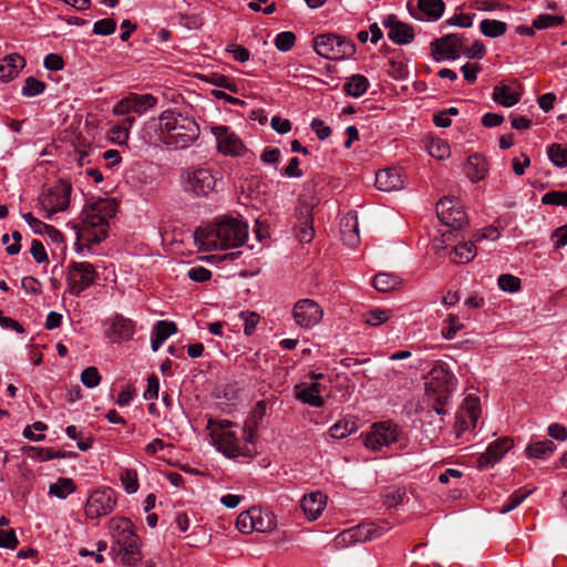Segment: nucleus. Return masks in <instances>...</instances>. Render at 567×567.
Wrapping results in <instances>:
<instances>
[{
    "instance_id": "nucleus-1",
    "label": "nucleus",
    "mask_w": 567,
    "mask_h": 567,
    "mask_svg": "<svg viewBox=\"0 0 567 567\" xmlns=\"http://www.w3.org/2000/svg\"><path fill=\"white\" fill-rule=\"evenodd\" d=\"M247 238V223L233 217H224L206 229L195 233V239L202 240V245L207 251L236 248L244 245Z\"/></svg>"
},
{
    "instance_id": "nucleus-2",
    "label": "nucleus",
    "mask_w": 567,
    "mask_h": 567,
    "mask_svg": "<svg viewBox=\"0 0 567 567\" xmlns=\"http://www.w3.org/2000/svg\"><path fill=\"white\" fill-rule=\"evenodd\" d=\"M456 379L447 369L446 363L436 361L429 371L425 382V392L433 401V409L437 415L446 413L445 405L449 404L451 395L455 390Z\"/></svg>"
},
{
    "instance_id": "nucleus-3",
    "label": "nucleus",
    "mask_w": 567,
    "mask_h": 567,
    "mask_svg": "<svg viewBox=\"0 0 567 567\" xmlns=\"http://www.w3.org/2000/svg\"><path fill=\"white\" fill-rule=\"evenodd\" d=\"M405 442L402 430L390 421L373 423L363 436L364 446L373 452H380L383 447L392 449L395 444L398 449H403Z\"/></svg>"
},
{
    "instance_id": "nucleus-4",
    "label": "nucleus",
    "mask_w": 567,
    "mask_h": 567,
    "mask_svg": "<svg viewBox=\"0 0 567 567\" xmlns=\"http://www.w3.org/2000/svg\"><path fill=\"white\" fill-rule=\"evenodd\" d=\"M233 426L234 423L231 421L223 420L215 422L210 419L207 429L210 430L214 445L229 458H235L239 455L250 456V451L239 445L236 433L231 431Z\"/></svg>"
},
{
    "instance_id": "nucleus-5",
    "label": "nucleus",
    "mask_w": 567,
    "mask_h": 567,
    "mask_svg": "<svg viewBox=\"0 0 567 567\" xmlns=\"http://www.w3.org/2000/svg\"><path fill=\"white\" fill-rule=\"evenodd\" d=\"M97 278L99 274L94 266L87 261H71L68 266L66 284L69 292L73 296H80Z\"/></svg>"
},
{
    "instance_id": "nucleus-6",
    "label": "nucleus",
    "mask_w": 567,
    "mask_h": 567,
    "mask_svg": "<svg viewBox=\"0 0 567 567\" xmlns=\"http://www.w3.org/2000/svg\"><path fill=\"white\" fill-rule=\"evenodd\" d=\"M71 192V183L60 179L39 196V204L48 213V218L69 207Z\"/></svg>"
},
{
    "instance_id": "nucleus-7",
    "label": "nucleus",
    "mask_w": 567,
    "mask_h": 567,
    "mask_svg": "<svg viewBox=\"0 0 567 567\" xmlns=\"http://www.w3.org/2000/svg\"><path fill=\"white\" fill-rule=\"evenodd\" d=\"M383 533L384 528L375 523H362L338 534L333 539V546L339 549L351 544L370 542L381 537Z\"/></svg>"
},
{
    "instance_id": "nucleus-8",
    "label": "nucleus",
    "mask_w": 567,
    "mask_h": 567,
    "mask_svg": "<svg viewBox=\"0 0 567 567\" xmlns=\"http://www.w3.org/2000/svg\"><path fill=\"white\" fill-rule=\"evenodd\" d=\"M217 174L207 167L187 171L184 176L183 188L195 196H206L214 190L218 179Z\"/></svg>"
},
{
    "instance_id": "nucleus-9",
    "label": "nucleus",
    "mask_w": 567,
    "mask_h": 567,
    "mask_svg": "<svg viewBox=\"0 0 567 567\" xmlns=\"http://www.w3.org/2000/svg\"><path fill=\"white\" fill-rule=\"evenodd\" d=\"M116 212L117 202L114 198L100 197L83 210V224L90 228L106 227Z\"/></svg>"
},
{
    "instance_id": "nucleus-10",
    "label": "nucleus",
    "mask_w": 567,
    "mask_h": 567,
    "mask_svg": "<svg viewBox=\"0 0 567 567\" xmlns=\"http://www.w3.org/2000/svg\"><path fill=\"white\" fill-rule=\"evenodd\" d=\"M117 493L111 487L94 491L85 505V515L90 519L105 516L113 512Z\"/></svg>"
},
{
    "instance_id": "nucleus-11",
    "label": "nucleus",
    "mask_w": 567,
    "mask_h": 567,
    "mask_svg": "<svg viewBox=\"0 0 567 567\" xmlns=\"http://www.w3.org/2000/svg\"><path fill=\"white\" fill-rule=\"evenodd\" d=\"M437 218L451 230H458L467 224V216L455 197L446 196L436 204Z\"/></svg>"
},
{
    "instance_id": "nucleus-12",
    "label": "nucleus",
    "mask_w": 567,
    "mask_h": 567,
    "mask_svg": "<svg viewBox=\"0 0 567 567\" xmlns=\"http://www.w3.org/2000/svg\"><path fill=\"white\" fill-rule=\"evenodd\" d=\"M212 134L216 138L219 153L228 156H241L246 147L240 137L225 125H215L210 127Z\"/></svg>"
},
{
    "instance_id": "nucleus-13",
    "label": "nucleus",
    "mask_w": 567,
    "mask_h": 567,
    "mask_svg": "<svg viewBox=\"0 0 567 567\" xmlns=\"http://www.w3.org/2000/svg\"><path fill=\"white\" fill-rule=\"evenodd\" d=\"M463 37L456 33H449L442 38L434 39L430 43L431 54L437 62L449 59L456 60L463 50Z\"/></svg>"
},
{
    "instance_id": "nucleus-14",
    "label": "nucleus",
    "mask_w": 567,
    "mask_h": 567,
    "mask_svg": "<svg viewBox=\"0 0 567 567\" xmlns=\"http://www.w3.org/2000/svg\"><path fill=\"white\" fill-rule=\"evenodd\" d=\"M179 122H183L182 126L163 137L164 144L176 150L188 147L199 136V126L194 120H179Z\"/></svg>"
},
{
    "instance_id": "nucleus-15",
    "label": "nucleus",
    "mask_w": 567,
    "mask_h": 567,
    "mask_svg": "<svg viewBox=\"0 0 567 567\" xmlns=\"http://www.w3.org/2000/svg\"><path fill=\"white\" fill-rule=\"evenodd\" d=\"M292 316L298 326L308 329L320 322L323 311L315 300L301 299L296 302Z\"/></svg>"
},
{
    "instance_id": "nucleus-16",
    "label": "nucleus",
    "mask_w": 567,
    "mask_h": 567,
    "mask_svg": "<svg viewBox=\"0 0 567 567\" xmlns=\"http://www.w3.org/2000/svg\"><path fill=\"white\" fill-rule=\"evenodd\" d=\"M386 28L389 39L399 45L409 44L414 40V29L412 25L402 22L395 14H389L382 21Z\"/></svg>"
},
{
    "instance_id": "nucleus-17",
    "label": "nucleus",
    "mask_w": 567,
    "mask_h": 567,
    "mask_svg": "<svg viewBox=\"0 0 567 567\" xmlns=\"http://www.w3.org/2000/svg\"><path fill=\"white\" fill-rule=\"evenodd\" d=\"M513 441L509 437H501L488 444L485 453L477 458L478 467L488 470L499 462L503 456L512 449Z\"/></svg>"
},
{
    "instance_id": "nucleus-18",
    "label": "nucleus",
    "mask_w": 567,
    "mask_h": 567,
    "mask_svg": "<svg viewBox=\"0 0 567 567\" xmlns=\"http://www.w3.org/2000/svg\"><path fill=\"white\" fill-rule=\"evenodd\" d=\"M135 332L134 322L122 315H115L112 319L110 330L106 332L112 342L118 343L130 340Z\"/></svg>"
},
{
    "instance_id": "nucleus-19",
    "label": "nucleus",
    "mask_w": 567,
    "mask_h": 567,
    "mask_svg": "<svg viewBox=\"0 0 567 567\" xmlns=\"http://www.w3.org/2000/svg\"><path fill=\"white\" fill-rule=\"evenodd\" d=\"M313 205L310 203H301L298 212V238L300 243H310L315 235L313 229V217H312Z\"/></svg>"
},
{
    "instance_id": "nucleus-20",
    "label": "nucleus",
    "mask_w": 567,
    "mask_h": 567,
    "mask_svg": "<svg viewBox=\"0 0 567 567\" xmlns=\"http://www.w3.org/2000/svg\"><path fill=\"white\" fill-rule=\"evenodd\" d=\"M375 186L382 192H392L403 187L401 172L396 167L380 169L375 174Z\"/></svg>"
},
{
    "instance_id": "nucleus-21",
    "label": "nucleus",
    "mask_w": 567,
    "mask_h": 567,
    "mask_svg": "<svg viewBox=\"0 0 567 567\" xmlns=\"http://www.w3.org/2000/svg\"><path fill=\"white\" fill-rule=\"evenodd\" d=\"M322 385L318 382H313L306 386L305 384H298L295 386L296 398L300 402L315 408H322L324 400L320 395Z\"/></svg>"
},
{
    "instance_id": "nucleus-22",
    "label": "nucleus",
    "mask_w": 567,
    "mask_h": 567,
    "mask_svg": "<svg viewBox=\"0 0 567 567\" xmlns=\"http://www.w3.org/2000/svg\"><path fill=\"white\" fill-rule=\"evenodd\" d=\"M178 331L174 321L159 320L152 329L151 344L152 350L156 352L161 346L173 334Z\"/></svg>"
},
{
    "instance_id": "nucleus-23",
    "label": "nucleus",
    "mask_w": 567,
    "mask_h": 567,
    "mask_svg": "<svg viewBox=\"0 0 567 567\" xmlns=\"http://www.w3.org/2000/svg\"><path fill=\"white\" fill-rule=\"evenodd\" d=\"M465 174L473 182L478 183L483 181L488 172V164L486 158L478 153H474L467 157L465 165Z\"/></svg>"
},
{
    "instance_id": "nucleus-24",
    "label": "nucleus",
    "mask_w": 567,
    "mask_h": 567,
    "mask_svg": "<svg viewBox=\"0 0 567 567\" xmlns=\"http://www.w3.org/2000/svg\"><path fill=\"white\" fill-rule=\"evenodd\" d=\"M25 66V60L18 53H11L0 61V80L9 82L18 75L19 71Z\"/></svg>"
},
{
    "instance_id": "nucleus-25",
    "label": "nucleus",
    "mask_w": 567,
    "mask_h": 567,
    "mask_svg": "<svg viewBox=\"0 0 567 567\" xmlns=\"http://www.w3.org/2000/svg\"><path fill=\"white\" fill-rule=\"evenodd\" d=\"M340 231L348 246L354 247L359 243V223L355 212L348 213L341 219Z\"/></svg>"
},
{
    "instance_id": "nucleus-26",
    "label": "nucleus",
    "mask_w": 567,
    "mask_h": 567,
    "mask_svg": "<svg viewBox=\"0 0 567 567\" xmlns=\"http://www.w3.org/2000/svg\"><path fill=\"white\" fill-rule=\"evenodd\" d=\"M326 506V496L321 492H312L301 499V508L309 519H317Z\"/></svg>"
},
{
    "instance_id": "nucleus-27",
    "label": "nucleus",
    "mask_w": 567,
    "mask_h": 567,
    "mask_svg": "<svg viewBox=\"0 0 567 567\" xmlns=\"http://www.w3.org/2000/svg\"><path fill=\"white\" fill-rule=\"evenodd\" d=\"M338 42V34L323 33L313 39V48L317 54L324 59L336 60L334 49Z\"/></svg>"
},
{
    "instance_id": "nucleus-28",
    "label": "nucleus",
    "mask_w": 567,
    "mask_h": 567,
    "mask_svg": "<svg viewBox=\"0 0 567 567\" xmlns=\"http://www.w3.org/2000/svg\"><path fill=\"white\" fill-rule=\"evenodd\" d=\"M478 416L480 398L473 394H468L464 400L460 417L463 419V423H465L466 427H468L470 425L474 427L476 425Z\"/></svg>"
},
{
    "instance_id": "nucleus-29",
    "label": "nucleus",
    "mask_w": 567,
    "mask_h": 567,
    "mask_svg": "<svg viewBox=\"0 0 567 567\" xmlns=\"http://www.w3.org/2000/svg\"><path fill=\"white\" fill-rule=\"evenodd\" d=\"M492 99L505 107H512L519 102L520 93L512 91L506 84H498L494 86Z\"/></svg>"
},
{
    "instance_id": "nucleus-30",
    "label": "nucleus",
    "mask_w": 567,
    "mask_h": 567,
    "mask_svg": "<svg viewBox=\"0 0 567 567\" xmlns=\"http://www.w3.org/2000/svg\"><path fill=\"white\" fill-rule=\"evenodd\" d=\"M369 86L370 82L364 75L353 74L344 82L343 91L347 95L360 97L368 91Z\"/></svg>"
},
{
    "instance_id": "nucleus-31",
    "label": "nucleus",
    "mask_w": 567,
    "mask_h": 567,
    "mask_svg": "<svg viewBox=\"0 0 567 567\" xmlns=\"http://www.w3.org/2000/svg\"><path fill=\"white\" fill-rule=\"evenodd\" d=\"M417 8L429 21H436L443 16L445 4L442 0H417Z\"/></svg>"
},
{
    "instance_id": "nucleus-32",
    "label": "nucleus",
    "mask_w": 567,
    "mask_h": 567,
    "mask_svg": "<svg viewBox=\"0 0 567 567\" xmlns=\"http://www.w3.org/2000/svg\"><path fill=\"white\" fill-rule=\"evenodd\" d=\"M24 453L33 460L45 462L53 458H63L66 456L65 452L55 451L51 447H40L28 445L24 447Z\"/></svg>"
},
{
    "instance_id": "nucleus-33",
    "label": "nucleus",
    "mask_w": 567,
    "mask_h": 567,
    "mask_svg": "<svg viewBox=\"0 0 567 567\" xmlns=\"http://www.w3.org/2000/svg\"><path fill=\"white\" fill-rule=\"evenodd\" d=\"M401 282L402 280L393 274L379 272L374 276L373 287L378 291L388 292L399 288Z\"/></svg>"
},
{
    "instance_id": "nucleus-34",
    "label": "nucleus",
    "mask_w": 567,
    "mask_h": 567,
    "mask_svg": "<svg viewBox=\"0 0 567 567\" xmlns=\"http://www.w3.org/2000/svg\"><path fill=\"white\" fill-rule=\"evenodd\" d=\"M179 120H187L182 114H177L172 110L164 111L159 116V126L165 135H169L172 132H175L178 126L183 125V122Z\"/></svg>"
},
{
    "instance_id": "nucleus-35",
    "label": "nucleus",
    "mask_w": 567,
    "mask_h": 567,
    "mask_svg": "<svg viewBox=\"0 0 567 567\" xmlns=\"http://www.w3.org/2000/svg\"><path fill=\"white\" fill-rule=\"evenodd\" d=\"M76 485L72 478L60 477L55 483L49 486V494L60 499H65L70 494L75 492Z\"/></svg>"
},
{
    "instance_id": "nucleus-36",
    "label": "nucleus",
    "mask_w": 567,
    "mask_h": 567,
    "mask_svg": "<svg viewBox=\"0 0 567 567\" xmlns=\"http://www.w3.org/2000/svg\"><path fill=\"white\" fill-rule=\"evenodd\" d=\"M131 107H133V113L142 115L148 109L153 107L157 103V97L152 94H136L131 93L130 95Z\"/></svg>"
},
{
    "instance_id": "nucleus-37",
    "label": "nucleus",
    "mask_w": 567,
    "mask_h": 567,
    "mask_svg": "<svg viewBox=\"0 0 567 567\" xmlns=\"http://www.w3.org/2000/svg\"><path fill=\"white\" fill-rule=\"evenodd\" d=\"M556 449V445L550 440L530 442L526 447V453L529 457L544 458L551 454Z\"/></svg>"
},
{
    "instance_id": "nucleus-38",
    "label": "nucleus",
    "mask_w": 567,
    "mask_h": 567,
    "mask_svg": "<svg viewBox=\"0 0 567 567\" xmlns=\"http://www.w3.org/2000/svg\"><path fill=\"white\" fill-rule=\"evenodd\" d=\"M481 32L488 38H498L506 33L507 24L499 20L484 19L480 23Z\"/></svg>"
},
{
    "instance_id": "nucleus-39",
    "label": "nucleus",
    "mask_w": 567,
    "mask_h": 567,
    "mask_svg": "<svg viewBox=\"0 0 567 567\" xmlns=\"http://www.w3.org/2000/svg\"><path fill=\"white\" fill-rule=\"evenodd\" d=\"M475 245L472 241L458 244L451 252L455 262H468L475 257Z\"/></svg>"
},
{
    "instance_id": "nucleus-40",
    "label": "nucleus",
    "mask_w": 567,
    "mask_h": 567,
    "mask_svg": "<svg viewBox=\"0 0 567 567\" xmlns=\"http://www.w3.org/2000/svg\"><path fill=\"white\" fill-rule=\"evenodd\" d=\"M533 493V489L520 487L516 489L499 508V513L506 514L515 509L523 501Z\"/></svg>"
},
{
    "instance_id": "nucleus-41",
    "label": "nucleus",
    "mask_w": 567,
    "mask_h": 567,
    "mask_svg": "<svg viewBox=\"0 0 567 567\" xmlns=\"http://www.w3.org/2000/svg\"><path fill=\"white\" fill-rule=\"evenodd\" d=\"M547 154H548L550 162L556 167L564 168L567 166V147H564L560 144L554 143L548 146Z\"/></svg>"
},
{
    "instance_id": "nucleus-42",
    "label": "nucleus",
    "mask_w": 567,
    "mask_h": 567,
    "mask_svg": "<svg viewBox=\"0 0 567 567\" xmlns=\"http://www.w3.org/2000/svg\"><path fill=\"white\" fill-rule=\"evenodd\" d=\"M206 82L221 89H226L230 92H237V85L233 79L220 74V73H210L203 78Z\"/></svg>"
},
{
    "instance_id": "nucleus-43",
    "label": "nucleus",
    "mask_w": 567,
    "mask_h": 567,
    "mask_svg": "<svg viewBox=\"0 0 567 567\" xmlns=\"http://www.w3.org/2000/svg\"><path fill=\"white\" fill-rule=\"evenodd\" d=\"M337 49H334L336 60H341L347 56H352L357 49L354 42L342 35H338V42L336 44Z\"/></svg>"
},
{
    "instance_id": "nucleus-44",
    "label": "nucleus",
    "mask_w": 567,
    "mask_h": 567,
    "mask_svg": "<svg viewBox=\"0 0 567 567\" xmlns=\"http://www.w3.org/2000/svg\"><path fill=\"white\" fill-rule=\"evenodd\" d=\"M117 548L113 547L112 550H122L128 548H137L138 536L134 533L133 528L126 530L124 534L116 536L115 538Z\"/></svg>"
},
{
    "instance_id": "nucleus-45",
    "label": "nucleus",
    "mask_w": 567,
    "mask_h": 567,
    "mask_svg": "<svg viewBox=\"0 0 567 567\" xmlns=\"http://www.w3.org/2000/svg\"><path fill=\"white\" fill-rule=\"evenodd\" d=\"M45 87L47 84L43 81L29 76L25 79L21 93L23 96L32 97L42 94Z\"/></svg>"
},
{
    "instance_id": "nucleus-46",
    "label": "nucleus",
    "mask_w": 567,
    "mask_h": 567,
    "mask_svg": "<svg viewBox=\"0 0 567 567\" xmlns=\"http://www.w3.org/2000/svg\"><path fill=\"white\" fill-rule=\"evenodd\" d=\"M120 480L124 486V489L128 494L136 493L140 484L137 480V473L134 470L124 468L120 472Z\"/></svg>"
},
{
    "instance_id": "nucleus-47",
    "label": "nucleus",
    "mask_w": 567,
    "mask_h": 567,
    "mask_svg": "<svg viewBox=\"0 0 567 567\" xmlns=\"http://www.w3.org/2000/svg\"><path fill=\"white\" fill-rule=\"evenodd\" d=\"M258 514V508L251 507L249 511L241 513L237 518V528L245 534L254 530L255 516Z\"/></svg>"
},
{
    "instance_id": "nucleus-48",
    "label": "nucleus",
    "mask_w": 567,
    "mask_h": 567,
    "mask_svg": "<svg viewBox=\"0 0 567 567\" xmlns=\"http://www.w3.org/2000/svg\"><path fill=\"white\" fill-rule=\"evenodd\" d=\"M564 22V17L551 16L548 13L538 14L533 21V28L542 30L554 25H559Z\"/></svg>"
},
{
    "instance_id": "nucleus-49",
    "label": "nucleus",
    "mask_w": 567,
    "mask_h": 567,
    "mask_svg": "<svg viewBox=\"0 0 567 567\" xmlns=\"http://www.w3.org/2000/svg\"><path fill=\"white\" fill-rule=\"evenodd\" d=\"M296 43V35L291 31H282L275 38V47L281 52L290 51Z\"/></svg>"
},
{
    "instance_id": "nucleus-50",
    "label": "nucleus",
    "mask_w": 567,
    "mask_h": 567,
    "mask_svg": "<svg viewBox=\"0 0 567 567\" xmlns=\"http://www.w3.org/2000/svg\"><path fill=\"white\" fill-rule=\"evenodd\" d=\"M355 430V423L350 421H339L333 424L329 432L333 439H344Z\"/></svg>"
},
{
    "instance_id": "nucleus-51",
    "label": "nucleus",
    "mask_w": 567,
    "mask_h": 567,
    "mask_svg": "<svg viewBox=\"0 0 567 567\" xmlns=\"http://www.w3.org/2000/svg\"><path fill=\"white\" fill-rule=\"evenodd\" d=\"M497 284L499 289L507 292H516L520 289L519 278L509 274H503L498 276Z\"/></svg>"
},
{
    "instance_id": "nucleus-52",
    "label": "nucleus",
    "mask_w": 567,
    "mask_h": 567,
    "mask_svg": "<svg viewBox=\"0 0 567 567\" xmlns=\"http://www.w3.org/2000/svg\"><path fill=\"white\" fill-rule=\"evenodd\" d=\"M254 530L259 533H266L275 528L276 524L274 518L269 514L262 515L261 511L258 509V514L254 515Z\"/></svg>"
},
{
    "instance_id": "nucleus-53",
    "label": "nucleus",
    "mask_w": 567,
    "mask_h": 567,
    "mask_svg": "<svg viewBox=\"0 0 567 567\" xmlns=\"http://www.w3.org/2000/svg\"><path fill=\"white\" fill-rule=\"evenodd\" d=\"M109 528L112 532V536L115 539L116 536L124 534L126 530L133 528V524L125 517H113L109 523Z\"/></svg>"
},
{
    "instance_id": "nucleus-54",
    "label": "nucleus",
    "mask_w": 567,
    "mask_h": 567,
    "mask_svg": "<svg viewBox=\"0 0 567 567\" xmlns=\"http://www.w3.org/2000/svg\"><path fill=\"white\" fill-rule=\"evenodd\" d=\"M266 414V404L264 401L257 402L251 413L247 416L245 424L247 429L258 427L259 422Z\"/></svg>"
},
{
    "instance_id": "nucleus-55",
    "label": "nucleus",
    "mask_w": 567,
    "mask_h": 567,
    "mask_svg": "<svg viewBox=\"0 0 567 567\" xmlns=\"http://www.w3.org/2000/svg\"><path fill=\"white\" fill-rule=\"evenodd\" d=\"M390 317V311L384 309H373L364 313V322L370 326H380L384 323Z\"/></svg>"
},
{
    "instance_id": "nucleus-56",
    "label": "nucleus",
    "mask_w": 567,
    "mask_h": 567,
    "mask_svg": "<svg viewBox=\"0 0 567 567\" xmlns=\"http://www.w3.org/2000/svg\"><path fill=\"white\" fill-rule=\"evenodd\" d=\"M116 30V21L112 18H105L93 24V33L97 35H110Z\"/></svg>"
},
{
    "instance_id": "nucleus-57",
    "label": "nucleus",
    "mask_w": 567,
    "mask_h": 567,
    "mask_svg": "<svg viewBox=\"0 0 567 567\" xmlns=\"http://www.w3.org/2000/svg\"><path fill=\"white\" fill-rule=\"evenodd\" d=\"M542 203L567 207V192L550 190L542 197Z\"/></svg>"
},
{
    "instance_id": "nucleus-58",
    "label": "nucleus",
    "mask_w": 567,
    "mask_h": 567,
    "mask_svg": "<svg viewBox=\"0 0 567 567\" xmlns=\"http://www.w3.org/2000/svg\"><path fill=\"white\" fill-rule=\"evenodd\" d=\"M81 382L86 388H95L101 382V375L95 367H89L81 373Z\"/></svg>"
},
{
    "instance_id": "nucleus-59",
    "label": "nucleus",
    "mask_w": 567,
    "mask_h": 567,
    "mask_svg": "<svg viewBox=\"0 0 567 567\" xmlns=\"http://www.w3.org/2000/svg\"><path fill=\"white\" fill-rule=\"evenodd\" d=\"M473 18L474 14H454L453 17L445 20L441 28H444L445 25H453V27H460V28H471L473 25Z\"/></svg>"
},
{
    "instance_id": "nucleus-60",
    "label": "nucleus",
    "mask_w": 567,
    "mask_h": 567,
    "mask_svg": "<svg viewBox=\"0 0 567 567\" xmlns=\"http://www.w3.org/2000/svg\"><path fill=\"white\" fill-rule=\"evenodd\" d=\"M388 73L391 78L395 80H404L409 74V70L406 64H404L403 62L390 60Z\"/></svg>"
},
{
    "instance_id": "nucleus-61",
    "label": "nucleus",
    "mask_w": 567,
    "mask_h": 567,
    "mask_svg": "<svg viewBox=\"0 0 567 567\" xmlns=\"http://www.w3.org/2000/svg\"><path fill=\"white\" fill-rule=\"evenodd\" d=\"M462 52L470 59L481 60L486 53V48L482 40H475L470 48L463 49Z\"/></svg>"
},
{
    "instance_id": "nucleus-62",
    "label": "nucleus",
    "mask_w": 567,
    "mask_h": 567,
    "mask_svg": "<svg viewBox=\"0 0 567 567\" xmlns=\"http://www.w3.org/2000/svg\"><path fill=\"white\" fill-rule=\"evenodd\" d=\"M187 276L195 282H205L212 278V271L205 267H192Z\"/></svg>"
},
{
    "instance_id": "nucleus-63",
    "label": "nucleus",
    "mask_w": 567,
    "mask_h": 567,
    "mask_svg": "<svg viewBox=\"0 0 567 567\" xmlns=\"http://www.w3.org/2000/svg\"><path fill=\"white\" fill-rule=\"evenodd\" d=\"M19 542L13 529H0V548L14 549Z\"/></svg>"
},
{
    "instance_id": "nucleus-64",
    "label": "nucleus",
    "mask_w": 567,
    "mask_h": 567,
    "mask_svg": "<svg viewBox=\"0 0 567 567\" xmlns=\"http://www.w3.org/2000/svg\"><path fill=\"white\" fill-rule=\"evenodd\" d=\"M118 555H121V560L123 565L134 566L141 559V553L137 548H128L117 550Z\"/></svg>"
}]
</instances>
